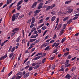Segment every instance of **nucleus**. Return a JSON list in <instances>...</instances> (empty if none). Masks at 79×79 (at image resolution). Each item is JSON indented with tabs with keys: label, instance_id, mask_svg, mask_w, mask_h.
Returning <instances> with one entry per match:
<instances>
[{
	"label": "nucleus",
	"instance_id": "f257e3e1",
	"mask_svg": "<svg viewBox=\"0 0 79 79\" xmlns=\"http://www.w3.org/2000/svg\"><path fill=\"white\" fill-rule=\"evenodd\" d=\"M67 9L68 10L67 12L68 13H72L73 11V9L71 8V6H68Z\"/></svg>",
	"mask_w": 79,
	"mask_h": 79
},
{
	"label": "nucleus",
	"instance_id": "f03ea898",
	"mask_svg": "<svg viewBox=\"0 0 79 79\" xmlns=\"http://www.w3.org/2000/svg\"><path fill=\"white\" fill-rule=\"evenodd\" d=\"M37 2H34L31 6V8H35L37 6Z\"/></svg>",
	"mask_w": 79,
	"mask_h": 79
},
{
	"label": "nucleus",
	"instance_id": "7ed1b4c3",
	"mask_svg": "<svg viewBox=\"0 0 79 79\" xmlns=\"http://www.w3.org/2000/svg\"><path fill=\"white\" fill-rule=\"evenodd\" d=\"M43 5H44V3H40L39 5V6L37 8L38 9H40V8H42V6H43Z\"/></svg>",
	"mask_w": 79,
	"mask_h": 79
},
{
	"label": "nucleus",
	"instance_id": "20e7f679",
	"mask_svg": "<svg viewBox=\"0 0 79 79\" xmlns=\"http://www.w3.org/2000/svg\"><path fill=\"white\" fill-rule=\"evenodd\" d=\"M62 26V24L61 23H60L59 24L56 29L57 31H58V30H60V29L61 28Z\"/></svg>",
	"mask_w": 79,
	"mask_h": 79
},
{
	"label": "nucleus",
	"instance_id": "39448f33",
	"mask_svg": "<svg viewBox=\"0 0 79 79\" xmlns=\"http://www.w3.org/2000/svg\"><path fill=\"white\" fill-rule=\"evenodd\" d=\"M29 74H30V73H26L25 75H24L23 76V77L24 78H25L26 77H27L29 76Z\"/></svg>",
	"mask_w": 79,
	"mask_h": 79
},
{
	"label": "nucleus",
	"instance_id": "423d86ee",
	"mask_svg": "<svg viewBox=\"0 0 79 79\" xmlns=\"http://www.w3.org/2000/svg\"><path fill=\"white\" fill-rule=\"evenodd\" d=\"M65 78H66L67 79H70L71 78V76L69 74H67L65 76Z\"/></svg>",
	"mask_w": 79,
	"mask_h": 79
},
{
	"label": "nucleus",
	"instance_id": "0eeeda50",
	"mask_svg": "<svg viewBox=\"0 0 79 79\" xmlns=\"http://www.w3.org/2000/svg\"><path fill=\"white\" fill-rule=\"evenodd\" d=\"M15 19H16V17H15V15L14 14L12 17V21H15Z\"/></svg>",
	"mask_w": 79,
	"mask_h": 79
},
{
	"label": "nucleus",
	"instance_id": "6e6552de",
	"mask_svg": "<svg viewBox=\"0 0 79 79\" xmlns=\"http://www.w3.org/2000/svg\"><path fill=\"white\" fill-rule=\"evenodd\" d=\"M66 37H65L61 41V43H63V42H65V40H66Z\"/></svg>",
	"mask_w": 79,
	"mask_h": 79
},
{
	"label": "nucleus",
	"instance_id": "1a4fd4ad",
	"mask_svg": "<svg viewBox=\"0 0 79 79\" xmlns=\"http://www.w3.org/2000/svg\"><path fill=\"white\" fill-rule=\"evenodd\" d=\"M34 22H35V18L34 17H33L31 24H33Z\"/></svg>",
	"mask_w": 79,
	"mask_h": 79
},
{
	"label": "nucleus",
	"instance_id": "9d476101",
	"mask_svg": "<svg viewBox=\"0 0 79 79\" xmlns=\"http://www.w3.org/2000/svg\"><path fill=\"white\" fill-rule=\"evenodd\" d=\"M36 40V39L35 38V39H31L29 41V42H34V41H35V40Z\"/></svg>",
	"mask_w": 79,
	"mask_h": 79
},
{
	"label": "nucleus",
	"instance_id": "9b49d317",
	"mask_svg": "<svg viewBox=\"0 0 79 79\" xmlns=\"http://www.w3.org/2000/svg\"><path fill=\"white\" fill-rule=\"evenodd\" d=\"M69 63V60H67L64 64H65V66H66V65L67 64H68Z\"/></svg>",
	"mask_w": 79,
	"mask_h": 79
},
{
	"label": "nucleus",
	"instance_id": "f8f14e48",
	"mask_svg": "<svg viewBox=\"0 0 79 79\" xmlns=\"http://www.w3.org/2000/svg\"><path fill=\"white\" fill-rule=\"evenodd\" d=\"M35 13H40V11H41V10H36L35 11Z\"/></svg>",
	"mask_w": 79,
	"mask_h": 79
},
{
	"label": "nucleus",
	"instance_id": "ddd939ff",
	"mask_svg": "<svg viewBox=\"0 0 79 79\" xmlns=\"http://www.w3.org/2000/svg\"><path fill=\"white\" fill-rule=\"evenodd\" d=\"M56 19V17L55 16H53L51 19V21H55V19Z\"/></svg>",
	"mask_w": 79,
	"mask_h": 79
},
{
	"label": "nucleus",
	"instance_id": "4468645a",
	"mask_svg": "<svg viewBox=\"0 0 79 79\" xmlns=\"http://www.w3.org/2000/svg\"><path fill=\"white\" fill-rule=\"evenodd\" d=\"M46 58L43 59L42 60V63H44L45 61H46Z\"/></svg>",
	"mask_w": 79,
	"mask_h": 79
},
{
	"label": "nucleus",
	"instance_id": "2eb2a0df",
	"mask_svg": "<svg viewBox=\"0 0 79 79\" xmlns=\"http://www.w3.org/2000/svg\"><path fill=\"white\" fill-rule=\"evenodd\" d=\"M39 66H40V65H37L34 67H33V68L34 69H37L39 68Z\"/></svg>",
	"mask_w": 79,
	"mask_h": 79
},
{
	"label": "nucleus",
	"instance_id": "dca6fc26",
	"mask_svg": "<svg viewBox=\"0 0 79 79\" xmlns=\"http://www.w3.org/2000/svg\"><path fill=\"white\" fill-rule=\"evenodd\" d=\"M70 66H71V64H67L66 65H65L64 67L65 68H68V67H69Z\"/></svg>",
	"mask_w": 79,
	"mask_h": 79
},
{
	"label": "nucleus",
	"instance_id": "f3484780",
	"mask_svg": "<svg viewBox=\"0 0 79 79\" xmlns=\"http://www.w3.org/2000/svg\"><path fill=\"white\" fill-rule=\"evenodd\" d=\"M70 66H71V64H67L66 65H65L64 67L65 68H68V67H69Z\"/></svg>",
	"mask_w": 79,
	"mask_h": 79
},
{
	"label": "nucleus",
	"instance_id": "a211bd4d",
	"mask_svg": "<svg viewBox=\"0 0 79 79\" xmlns=\"http://www.w3.org/2000/svg\"><path fill=\"white\" fill-rule=\"evenodd\" d=\"M68 19H69V17H65L63 19V21H67Z\"/></svg>",
	"mask_w": 79,
	"mask_h": 79
},
{
	"label": "nucleus",
	"instance_id": "6ab92c4d",
	"mask_svg": "<svg viewBox=\"0 0 79 79\" xmlns=\"http://www.w3.org/2000/svg\"><path fill=\"white\" fill-rule=\"evenodd\" d=\"M22 3L23 2L22 1H20L19 2L17 3V6H19V5H21V3Z\"/></svg>",
	"mask_w": 79,
	"mask_h": 79
},
{
	"label": "nucleus",
	"instance_id": "aec40b11",
	"mask_svg": "<svg viewBox=\"0 0 79 79\" xmlns=\"http://www.w3.org/2000/svg\"><path fill=\"white\" fill-rule=\"evenodd\" d=\"M20 39H21V36L19 37L16 40V42H19L20 40Z\"/></svg>",
	"mask_w": 79,
	"mask_h": 79
},
{
	"label": "nucleus",
	"instance_id": "412c9836",
	"mask_svg": "<svg viewBox=\"0 0 79 79\" xmlns=\"http://www.w3.org/2000/svg\"><path fill=\"white\" fill-rule=\"evenodd\" d=\"M67 26V24H65L63 26V29H64L66 27V26Z\"/></svg>",
	"mask_w": 79,
	"mask_h": 79
},
{
	"label": "nucleus",
	"instance_id": "4be33fe9",
	"mask_svg": "<svg viewBox=\"0 0 79 79\" xmlns=\"http://www.w3.org/2000/svg\"><path fill=\"white\" fill-rule=\"evenodd\" d=\"M21 74H22V72H19L16 74V76H20V75H21Z\"/></svg>",
	"mask_w": 79,
	"mask_h": 79
},
{
	"label": "nucleus",
	"instance_id": "5701e85b",
	"mask_svg": "<svg viewBox=\"0 0 79 79\" xmlns=\"http://www.w3.org/2000/svg\"><path fill=\"white\" fill-rule=\"evenodd\" d=\"M78 18V17L75 16V17H74L72 19V20L73 21H74V20H76V19H77Z\"/></svg>",
	"mask_w": 79,
	"mask_h": 79
},
{
	"label": "nucleus",
	"instance_id": "b1692460",
	"mask_svg": "<svg viewBox=\"0 0 79 79\" xmlns=\"http://www.w3.org/2000/svg\"><path fill=\"white\" fill-rule=\"evenodd\" d=\"M19 15V13H17V14H15V18H18V17Z\"/></svg>",
	"mask_w": 79,
	"mask_h": 79
},
{
	"label": "nucleus",
	"instance_id": "393cba45",
	"mask_svg": "<svg viewBox=\"0 0 79 79\" xmlns=\"http://www.w3.org/2000/svg\"><path fill=\"white\" fill-rule=\"evenodd\" d=\"M14 54V53L13 52L11 53L9 56V57L10 58H12V56H13V55Z\"/></svg>",
	"mask_w": 79,
	"mask_h": 79
},
{
	"label": "nucleus",
	"instance_id": "a878e982",
	"mask_svg": "<svg viewBox=\"0 0 79 79\" xmlns=\"http://www.w3.org/2000/svg\"><path fill=\"white\" fill-rule=\"evenodd\" d=\"M33 69V67L32 66H31L29 68L28 70L32 71V70Z\"/></svg>",
	"mask_w": 79,
	"mask_h": 79
},
{
	"label": "nucleus",
	"instance_id": "bb28decb",
	"mask_svg": "<svg viewBox=\"0 0 79 79\" xmlns=\"http://www.w3.org/2000/svg\"><path fill=\"white\" fill-rule=\"evenodd\" d=\"M42 55V52H40L37 54L35 56H39V55Z\"/></svg>",
	"mask_w": 79,
	"mask_h": 79
},
{
	"label": "nucleus",
	"instance_id": "cd10ccee",
	"mask_svg": "<svg viewBox=\"0 0 79 79\" xmlns=\"http://www.w3.org/2000/svg\"><path fill=\"white\" fill-rule=\"evenodd\" d=\"M71 1H66L65 3V4H69V3H71Z\"/></svg>",
	"mask_w": 79,
	"mask_h": 79
},
{
	"label": "nucleus",
	"instance_id": "c85d7f7f",
	"mask_svg": "<svg viewBox=\"0 0 79 79\" xmlns=\"http://www.w3.org/2000/svg\"><path fill=\"white\" fill-rule=\"evenodd\" d=\"M56 67V65H55V64H54L52 66V67L51 68V69H54Z\"/></svg>",
	"mask_w": 79,
	"mask_h": 79
},
{
	"label": "nucleus",
	"instance_id": "c756f323",
	"mask_svg": "<svg viewBox=\"0 0 79 79\" xmlns=\"http://www.w3.org/2000/svg\"><path fill=\"white\" fill-rule=\"evenodd\" d=\"M51 2V1L50 0H48L45 3V5H47V4H48V3H50Z\"/></svg>",
	"mask_w": 79,
	"mask_h": 79
},
{
	"label": "nucleus",
	"instance_id": "7c9ffc66",
	"mask_svg": "<svg viewBox=\"0 0 79 79\" xmlns=\"http://www.w3.org/2000/svg\"><path fill=\"white\" fill-rule=\"evenodd\" d=\"M24 16V15H20L18 19H21V18H23Z\"/></svg>",
	"mask_w": 79,
	"mask_h": 79
},
{
	"label": "nucleus",
	"instance_id": "2f4dec72",
	"mask_svg": "<svg viewBox=\"0 0 79 79\" xmlns=\"http://www.w3.org/2000/svg\"><path fill=\"white\" fill-rule=\"evenodd\" d=\"M64 71V69L61 68L58 71Z\"/></svg>",
	"mask_w": 79,
	"mask_h": 79
},
{
	"label": "nucleus",
	"instance_id": "473e14b6",
	"mask_svg": "<svg viewBox=\"0 0 79 79\" xmlns=\"http://www.w3.org/2000/svg\"><path fill=\"white\" fill-rule=\"evenodd\" d=\"M14 29L16 32H18L19 31V28H15Z\"/></svg>",
	"mask_w": 79,
	"mask_h": 79
},
{
	"label": "nucleus",
	"instance_id": "72a5a7b5",
	"mask_svg": "<svg viewBox=\"0 0 79 79\" xmlns=\"http://www.w3.org/2000/svg\"><path fill=\"white\" fill-rule=\"evenodd\" d=\"M22 33H23V37H24V30H23L22 31Z\"/></svg>",
	"mask_w": 79,
	"mask_h": 79
},
{
	"label": "nucleus",
	"instance_id": "f704fd0d",
	"mask_svg": "<svg viewBox=\"0 0 79 79\" xmlns=\"http://www.w3.org/2000/svg\"><path fill=\"white\" fill-rule=\"evenodd\" d=\"M21 6H18V7L17 8V10H20V8H21Z\"/></svg>",
	"mask_w": 79,
	"mask_h": 79
},
{
	"label": "nucleus",
	"instance_id": "c9c22d12",
	"mask_svg": "<svg viewBox=\"0 0 79 79\" xmlns=\"http://www.w3.org/2000/svg\"><path fill=\"white\" fill-rule=\"evenodd\" d=\"M46 55V53L45 52L42 54V55H41V57H44V56H45Z\"/></svg>",
	"mask_w": 79,
	"mask_h": 79
},
{
	"label": "nucleus",
	"instance_id": "e433bc0d",
	"mask_svg": "<svg viewBox=\"0 0 79 79\" xmlns=\"http://www.w3.org/2000/svg\"><path fill=\"white\" fill-rule=\"evenodd\" d=\"M28 60H29V57L27 58L26 59L24 60L23 64H25V63H26V61H27Z\"/></svg>",
	"mask_w": 79,
	"mask_h": 79
},
{
	"label": "nucleus",
	"instance_id": "4c0bfd02",
	"mask_svg": "<svg viewBox=\"0 0 79 79\" xmlns=\"http://www.w3.org/2000/svg\"><path fill=\"white\" fill-rule=\"evenodd\" d=\"M63 33H64V32L63 31H60V33H59V35H63Z\"/></svg>",
	"mask_w": 79,
	"mask_h": 79
},
{
	"label": "nucleus",
	"instance_id": "58836bf2",
	"mask_svg": "<svg viewBox=\"0 0 79 79\" xmlns=\"http://www.w3.org/2000/svg\"><path fill=\"white\" fill-rule=\"evenodd\" d=\"M15 47H13L11 50V52H13L15 51Z\"/></svg>",
	"mask_w": 79,
	"mask_h": 79
},
{
	"label": "nucleus",
	"instance_id": "ea45409f",
	"mask_svg": "<svg viewBox=\"0 0 79 79\" xmlns=\"http://www.w3.org/2000/svg\"><path fill=\"white\" fill-rule=\"evenodd\" d=\"M49 48H50V46H48L45 48L44 50H48Z\"/></svg>",
	"mask_w": 79,
	"mask_h": 79
},
{
	"label": "nucleus",
	"instance_id": "a19ab883",
	"mask_svg": "<svg viewBox=\"0 0 79 79\" xmlns=\"http://www.w3.org/2000/svg\"><path fill=\"white\" fill-rule=\"evenodd\" d=\"M37 65V63L36 62H35L32 64V66H35V65Z\"/></svg>",
	"mask_w": 79,
	"mask_h": 79
},
{
	"label": "nucleus",
	"instance_id": "79ce46f5",
	"mask_svg": "<svg viewBox=\"0 0 79 79\" xmlns=\"http://www.w3.org/2000/svg\"><path fill=\"white\" fill-rule=\"evenodd\" d=\"M50 6H48V7L46 9V11H48L49 10V9H50Z\"/></svg>",
	"mask_w": 79,
	"mask_h": 79
},
{
	"label": "nucleus",
	"instance_id": "37998d69",
	"mask_svg": "<svg viewBox=\"0 0 79 79\" xmlns=\"http://www.w3.org/2000/svg\"><path fill=\"white\" fill-rule=\"evenodd\" d=\"M40 41V39H38L37 40H36L34 42V43H38Z\"/></svg>",
	"mask_w": 79,
	"mask_h": 79
},
{
	"label": "nucleus",
	"instance_id": "c03bdc74",
	"mask_svg": "<svg viewBox=\"0 0 79 79\" xmlns=\"http://www.w3.org/2000/svg\"><path fill=\"white\" fill-rule=\"evenodd\" d=\"M42 29L43 30H45V29H47V27H46V26H44L43 27H42Z\"/></svg>",
	"mask_w": 79,
	"mask_h": 79
},
{
	"label": "nucleus",
	"instance_id": "a18cd8bd",
	"mask_svg": "<svg viewBox=\"0 0 79 79\" xmlns=\"http://www.w3.org/2000/svg\"><path fill=\"white\" fill-rule=\"evenodd\" d=\"M12 48V46H11L10 47V48L8 50V52H10L11 51V48Z\"/></svg>",
	"mask_w": 79,
	"mask_h": 79
},
{
	"label": "nucleus",
	"instance_id": "49530a36",
	"mask_svg": "<svg viewBox=\"0 0 79 79\" xmlns=\"http://www.w3.org/2000/svg\"><path fill=\"white\" fill-rule=\"evenodd\" d=\"M55 11H52L51 12V14H52V15H54L55 14Z\"/></svg>",
	"mask_w": 79,
	"mask_h": 79
},
{
	"label": "nucleus",
	"instance_id": "de8ad7c7",
	"mask_svg": "<svg viewBox=\"0 0 79 79\" xmlns=\"http://www.w3.org/2000/svg\"><path fill=\"white\" fill-rule=\"evenodd\" d=\"M13 5H14V3H11L9 6V8H11V7H12V6H13Z\"/></svg>",
	"mask_w": 79,
	"mask_h": 79
},
{
	"label": "nucleus",
	"instance_id": "09e8293b",
	"mask_svg": "<svg viewBox=\"0 0 79 79\" xmlns=\"http://www.w3.org/2000/svg\"><path fill=\"white\" fill-rule=\"evenodd\" d=\"M69 54V52H67L66 53L64 54V56H67Z\"/></svg>",
	"mask_w": 79,
	"mask_h": 79
},
{
	"label": "nucleus",
	"instance_id": "8fccbe9b",
	"mask_svg": "<svg viewBox=\"0 0 79 79\" xmlns=\"http://www.w3.org/2000/svg\"><path fill=\"white\" fill-rule=\"evenodd\" d=\"M30 64V61H28L27 62V63H26V65H28Z\"/></svg>",
	"mask_w": 79,
	"mask_h": 79
},
{
	"label": "nucleus",
	"instance_id": "3c124183",
	"mask_svg": "<svg viewBox=\"0 0 79 79\" xmlns=\"http://www.w3.org/2000/svg\"><path fill=\"white\" fill-rule=\"evenodd\" d=\"M34 13L35 14L34 15V16H36L37 15V13H35V11H34Z\"/></svg>",
	"mask_w": 79,
	"mask_h": 79
},
{
	"label": "nucleus",
	"instance_id": "603ef678",
	"mask_svg": "<svg viewBox=\"0 0 79 79\" xmlns=\"http://www.w3.org/2000/svg\"><path fill=\"white\" fill-rule=\"evenodd\" d=\"M16 34V32H14L13 33H12V34L11 35V37H13L15 34Z\"/></svg>",
	"mask_w": 79,
	"mask_h": 79
},
{
	"label": "nucleus",
	"instance_id": "864d4df0",
	"mask_svg": "<svg viewBox=\"0 0 79 79\" xmlns=\"http://www.w3.org/2000/svg\"><path fill=\"white\" fill-rule=\"evenodd\" d=\"M3 59H4V58H3V56H1L0 58V61H2Z\"/></svg>",
	"mask_w": 79,
	"mask_h": 79
},
{
	"label": "nucleus",
	"instance_id": "5fc2aeb1",
	"mask_svg": "<svg viewBox=\"0 0 79 79\" xmlns=\"http://www.w3.org/2000/svg\"><path fill=\"white\" fill-rule=\"evenodd\" d=\"M7 54H6L5 55H4V56H3V58H4V59H5L7 57Z\"/></svg>",
	"mask_w": 79,
	"mask_h": 79
},
{
	"label": "nucleus",
	"instance_id": "6e6d98bb",
	"mask_svg": "<svg viewBox=\"0 0 79 79\" xmlns=\"http://www.w3.org/2000/svg\"><path fill=\"white\" fill-rule=\"evenodd\" d=\"M12 73H13V71H11V72H10L8 74V76L9 77L11 75V74H12Z\"/></svg>",
	"mask_w": 79,
	"mask_h": 79
},
{
	"label": "nucleus",
	"instance_id": "4d7b16f0",
	"mask_svg": "<svg viewBox=\"0 0 79 79\" xmlns=\"http://www.w3.org/2000/svg\"><path fill=\"white\" fill-rule=\"evenodd\" d=\"M43 21H44V19H42L40 20V23H43Z\"/></svg>",
	"mask_w": 79,
	"mask_h": 79
},
{
	"label": "nucleus",
	"instance_id": "13d9d810",
	"mask_svg": "<svg viewBox=\"0 0 79 79\" xmlns=\"http://www.w3.org/2000/svg\"><path fill=\"white\" fill-rule=\"evenodd\" d=\"M19 43H17V44H16V45H17V46L16 47V49H17L18 48V47H19Z\"/></svg>",
	"mask_w": 79,
	"mask_h": 79
},
{
	"label": "nucleus",
	"instance_id": "bf43d9fd",
	"mask_svg": "<svg viewBox=\"0 0 79 79\" xmlns=\"http://www.w3.org/2000/svg\"><path fill=\"white\" fill-rule=\"evenodd\" d=\"M35 35H32L31 36V38H35Z\"/></svg>",
	"mask_w": 79,
	"mask_h": 79
},
{
	"label": "nucleus",
	"instance_id": "052dcab7",
	"mask_svg": "<svg viewBox=\"0 0 79 79\" xmlns=\"http://www.w3.org/2000/svg\"><path fill=\"white\" fill-rule=\"evenodd\" d=\"M76 77H77V75H75V76H74L73 78V79H76Z\"/></svg>",
	"mask_w": 79,
	"mask_h": 79
},
{
	"label": "nucleus",
	"instance_id": "680f3d73",
	"mask_svg": "<svg viewBox=\"0 0 79 79\" xmlns=\"http://www.w3.org/2000/svg\"><path fill=\"white\" fill-rule=\"evenodd\" d=\"M79 16V13L76 14L74 16H76L77 17H78Z\"/></svg>",
	"mask_w": 79,
	"mask_h": 79
},
{
	"label": "nucleus",
	"instance_id": "e2e57ef3",
	"mask_svg": "<svg viewBox=\"0 0 79 79\" xmlns=\"http://www.w3.org/2000/svg\"><path fill=\"white\" fill-rule=\"evenodd\" d=\"M34 30H35V27H34L32 28V30H31V31L33 32V31H34Z\"/></svg>",
	"mask_w": 79,
	"mask_h": 79
},
{
	"label": "nucleus",
	"instance_id": "0e129e2a",
	"mask_svg": "<svg viewBox=\"0 0 79 79\" xmlns=\"http://www.w3.org/2000/svg\"><path fill=\"white\" fill-rule=\"evenodd\" d=\"M55 42V40H52L51 41H50L49 43L50 44H52V43H53V42Z\"/></svg>",
	"mask_w": 79,
	"mask_h": 79
},
{
	"label": "nucleus",
	"instance_id": "69168bd1",
	"mask_svg": "<svg viewBox=\"0 0 79 79\" xmlns=\"http://www.w3.org/2000/svg\"><path fill=\"white\" fill-rule=\"evenodd\" d=\"M22 77V76H18L17 77L18 78V79H21V78Z\"/></svg>",
	"mask_w": 79,
	"mask_h": 79
},
{
	"label": "nucleus",
	"instance_id": "338daca9",
	"mask_svg": "<svg viewBox=\"0 0 79 79\" xmlns=\"http://www.w3.org/2000/svg\"><path fill=\"white\" fill-rule=\"evenodd\" d=\"M72 56H71V55H69L68 56V58L69 59H71V58Z\"/></svg>",
	"mask_w": 79,
	"mask_h": 79
},
{
	"label": "nucleus",
	"instance_id": "774afa93",
	"mask_svg": "<svg viewBox=\"0 0 79 79\" xmlns=\"http://www.w3.org/2000/svg\"><path fill=\"white\" fill-rule=\"evenodd\" d=\"M53 59H54V57H52L50 58L49 60H53Z\"/></svg>",
	"mask_w": 79,
	"mask_h": 79
}]
</instances>
